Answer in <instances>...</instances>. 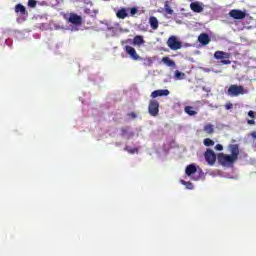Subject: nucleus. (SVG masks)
I'll return each instance as SVG.
<instances>
[{
	"label": "nucleus",
	"instance_id": "obj_26",
	"mask_svg": "<svg viewBox=\"0 0 256 256\" xmlns=\"http://www.w3.org/2000/svg\"><path fill=\"white\" fill-rule=\"evenodd\" d=\"M165 11L168 15H173V9L168 4H165Z\"/></svg>",
	"mask_w": 256,
	"mask_h": 256
},
{
	"label": "nucleus",
	"instance_id": "obj_15",
	"mask_svg": "<svg viewBox=\"0 0 256 256\" xmlns=\"http://www.w3.org/2000/svg\"><path fill=\"white\" fill-rule=\"evenodd\" d=\"M145 44V40L143 39V36L137 35L133 38V45H138L141 47V45Z\"/></svg>",
	"mask_w": 256,
	"mask_h": 256
},
{
	"label": "nucleus",
	"instance_id": "obj_18",
	"mask_svg": "<svg viewBox=\"0 0 256 256\" xmlns=\"http://www.w3.org/2000/svg\"><path fill=\"white\" fill-rule=\"evenodd\" d=\"M16 13H21V15H26L27 9L22 4H18L15 6Z\"/></svg>",
	"mask_w": 256,
	"mask_h": 256
},
{
	"label": "nucleus",
	"instance_id": "obj_31",
	"mask_svg": "<svg viewBox=\"0 0 256 256\" xmlns=\"http://www.w3.org/2000/svg\"><path fill=\"white\" fill-rule=\"evenodd\" d=\"M215 149H216V151H223V145L217 144V145L215 146Z\"/></svg>",
	"mask_w": 256,
	"mask_h": 256
},
{
	"label": "nucleus",
	"instance_id": "obj_20",
	"mask_svg": "<svg viewBox=\"0 0 256 256\" xmlns=\"http://www.w3.org/2000/svg\"><path fill=\"white\" fill-rule=\"evenodd\" d=\"M174 77H175V79H176L177 81H180V80H182V79H185L186 75H185V73H183V72H181V71H179V70H176V71H175V74H174Z\"/></svg>",
	"mask_w": 256,
	"mask_h": 256
},
{
	"label": "nucleus",
	"instance_id": "obj_33",
	"mask_svg": "<svg viewBox=\"0 0 256 256\" xmlns=\"http://www.w3.org/2000/svg\"><path fill=\"white\" fill-rule=\"evenodd\" d=\"M248 125H255V120H248Z\"/></svg>",
	"mask_w": 256,
	"mask_h": 256
},
{
	"label": "nucleus",
	"instance_id": "obj_17",
	"mask_svg": "<svg viewBox=\"0 0 256 256\" xmlns=\"http://www.w3.org/2000/svg\"><path fill=\"white\" fill-rule=\"evenodd\" d=\"M184 111L187 115H190V117L197 115V111L194 110L193 106H185Z\"/></svg>",
	"mask_w": 256,
	"mask_h": 256
},
{
	"label": "nucleus",
	"instance_id": "obj_32",
	"mask_svg": "<svg viewBox=\"0 0 256 256\" xmlns=\"http://www.w3.org/2000/svg\"><path fill=\"white\" fill-rule=\"evenodd\" d=\"M248 116L251 117L252 119H255V112H253V110H250L248 112Z\"/></svg>",
	"mask_w": 256,
	"mask_h": 256
},
{
	"label": "nucleus",
	"instance_id": "obj_36",
	"mask_svg": "<svg viewBox=\"0 0 256 256\" xmlns=\"http://www.w3.org/2000/svg\"><path fill=\"white\" fill-rule=\"evenodd\" d=\"M85 13H89V9H86V10H85Z\"/></svg>",
	"mask_w": 256,
	"mask_h": 256
},
{
	"label": "nucleus",
	"instance_id": "obj_22",
	"mask_svg": "<svg viewBox=\"0 0 256 256\" xmlns=\"http://www.w3.org/2000/svg\"><path fill=\"white\" fill-rule=\"evenodd\" d=\"M205 147H213L215 145V141L211 140L210 138L204 139Z\"/></svg>",
	"mask_w": 256,
	"mask_h": 256
},
{
	"label": "nucleus",
	"instance_id": "obj_34",
	"mask_svg": "<svg viewBox=\"0 0 256 256\" xmlns=\"http://www.w3.org/2000/svg\"><path fill=\"white\" fill-rule=\"evenodd\" d=\"M134 135H135V133H134V132H130V133L128 134L127 139H129L130 137H133Z\"/></svg>",
	"mask_w": 256,
	"mask_h": 256
},
{
	"label": "nucleus",
	"instance_id": "obj_1",
	"mask_svg": "<svg viewBox=\"0 0 256 256\" xmlns=\"http://www.w3.org/2000/svg\"><path fill=\"white\" fill-rule=\"evenodd\" d=\"M228 150L231 155L224 153L218 154V161L221 165H233V163L239 159V144L228 145Z\"/></svg>",
	"mask_w": 256,
	"mask_h": 256
},
{
	"label": "nucleus",
	"instance_id": "obj_3",
	"mask_svg": "<svg viewBox=\"0 0 256 256\" xmlns=\"http://www.w3.org/2000/svg\"><path fill=\"white\" fill-rule=\"evenodd\" d=\"M228 95H230L231 97H239V95H245V89L243 88V86L231 85L228 88Z\"/></svg>",
	"mask_w": 256,
	"mask_h": 256
},
{
	"label": "nucleus",
	"instance_id": "obj_10",
	"mask_svg": "<svg viewBox=\"0 0 256 256\" xmlns=\"http://www.w3.org/2000/svg\"><path fill=\"white\" fill-rule=\"evenodd\" d=\"M124 51L133 59L134 61H139L140 57L137 55L135 48L131 46H125Z\"/></svg>",
	"mask_w": 256,
	"mask_h": 256
},
{
	"label": "nucleus",
	"instance_id": "obj_35",
	"mask_svg": "<svg viewBox=\"0 0 256 256\" xmlns=\"http://www.w3.org/2000/svg\"><path fill=\"white\" fill-rule=\"evenodd\" d=\"M251 135L254 139H256V131L252 132Z\"/></svg>",
	"mask_w": 256,
	"mask_h": 256
},
{
	"label": "nucleus",
	"instance_id": "obj_23",
	"mask_svg": "<svg viewBox=\"0 0 256 256\" xmlns=\"http://www.w3.org/2000/svg\"><path fill=\"white\" fill-rule=\"evenodd\" d=\"M162 62H163L165 65H175V61L170 60L169 57H164V58H162Z\"/></svg>",
	"mask_w": 256,
	"mask_h": 256
},
{
	"label": "nucleus",
	"instance_id": "obj_11",
	"mask_svg": "<svg viewBox=\"0 0 256 256\" xmlns=\"http://www.w3.org/2000/svg\"><path fill=\"white\" fill-rule=\"evenodd\" d=\"M198 41L201 45H209V43H211V38L209 37V34L202 33L198 36Z\"/></svg>",
	"mask_w": 256,
	"mask_h": 256
},
{
	"label": "nucleus",
	"instance_id": "obj_24",
	"mask_svg": "<svg viewBox=\"0 0 256 256\" xmlns=\"http://www.w3.org/2000/svg\"><path fill=\"white\" fill-rule=\"evenodd\" d=\"M182 185H185L186 189H193V183L181 180Z\"/></svg>",
	"mask_w": 256,
	"mask_h": 256
},
{
	"label": "nucleus",
	"instance_id": "obj_28",
	"mask_svg": "<svg viewBox=\"0 0 256 256\" xmlns=\"http://www.w3.org/2000/svg\"><path fill=\"white\" fill-rule=\"evenodd\" d=\"M37 6V1L35 0H28V7H36Z\"/></svg>",
	"mask_w": 256,
	"mask_h": 256
},
{
	"label": "nucleus",
	"instance_id": "obj_4",
	"mask_svg": "<svg viewBox=\"0 0 256 256\" xmlns=\"http://www.w3.org/2000/svg\"><path fill=\"white\" fill-rule=\"evenodd\" d=\"M148 113L151 117H157L159 115V101L153 99L150 100L148 105Z\"/></svg>",
	"mask_w": 256,
	"mask_h": 256
},
{
	"label": "nucleus",
	"instance_id": "obj_9",
	"mask_svg": "<svg viewBox=\"0 0 256 256\" xmlns=\"http://www.w3.org/2000/svg\"><path fill=\"white\" fill-rule=\"evenodd\" d=\"M170 93L171 92L168 89L155 90L151 93L150 97L152 99H157V97H167Z\"/></svg>",
	"mask_w": 256,
	"mask_h": 256
},
{
	"label": "nucleus",
	"instance_id": "obj_14",
	"mask_svg": "<svg viewBox=\"0 0 256 256\" xmlns=\"http://www.w3.org/2000/svg\"><path fill=\"white\" fill-rule=\"evenodd\" d=\"M186 175H188V177H191V175L197 173V167H195V165L190 164L186 167Z\"/></svg>",
	"mask_w": 256,
	"mask_h": 256
},
{
	"label": "nucleus",
	"instance_id": "obj_7",
	"mask_svg": "<svg viewBox=\"0 0 256 256\" xmlns=\"http://www.w3.org/2000/svg\"><path fill=\"white\" fill-rule=\"evenodd\" d=\"M229 16L232 17V19L241 20L247 17V13L239 9H233L229 12Z\"/></svg>",
	"mask_w": 256,
	"mask_h": 256
},
{
	"label": "nucleus",
	"instance_id": "obj_5",
	"mask_svg": "<svg viewBox=\"0 0 256 256\" xmlns=\"http://www.w3.org/2000/svg\"><path fill=\"white\" fill-rule=\"evenodd\" d=\"M204 159L208 165L213 166L217 161V154H215V151L208 148L204 153Z\"/></svg>",
	"mask_w": 256,
	"mask_h": 256
},
{
	"label": "nucleus",
	"instance_id": "obj_12",
	"mask_svg": "<svg viewBox=\"0 0 256 256\" xmlns=\"http://www.w3.org/2000/svg\"><path fill=\"white\" fill-rule=\"evenodd\" d=\"M190 9L194 12V13H202L203 11V6L199 3V2H192L190 4Z\"/></svg>",
	"mask_w": 256,
	"mask_h": 256
},
{
	"label": "nucleus",
	"instance_id": "obj_13",
	"mask_svg": "<svg viewBox=\"0 0 256 256\" xmlns=\"http://www.w3.org/2000/svg\"><path fill=\"white\" fill-rule=\"evenodd\" d=\"M149 24L151 29H153L154 31H157V29H159V20H157V17L151 16L149 18Z\"/></svg>",
	"mask_w": 256,
	"mask_h": 256
},
{
	"label": "nucleus",
	"instance_id": "obj_27",
	"mask_svg": "<svg viewBox=\"0 0 256 256\" xmlns=\"http://www.w3.org/2000/svg\"><path fill=\"white\" fill-rule=\"evenodd\" d=\"M138 11L139 10L136 7L130 8V15H131V17H134V15H137Z\"/></svg>",
	"mask_w": 256,
	"mask_h": 256
},
{
	"label": "nucleus",
	"instance_id": "obj_8",
	"mask_svg": "<svg viewBox=\"0 0 256 256\" xmlns=\"http://www.w3.org/2000/svg\"><path fill=\"white\" fill-rule=\"evenodd\" d=\"M68 21L72 23V25H83V18L75 13L69 14Z\"/></svg>",
	"mask_w": 256,
	"mask_h": 256
},
{
	"label": "nucleus",
	"instance_id": "obj_29",
	"mask_svg": "<svg viewBox=\"0 0 256 256\" xmlns=\"http://www.w3.org/2000/svg\"><path fill=\"white\" fill-rule=\"evenodd\" d=\"M225 109H227L229 111V109H233V104L231 102H228L227 104H225Z\"/></svg>",
	"mask_w": 256,
	"mask_h": 256
},
{
	"label": "nucleus",
	"instance_id": "obj_19",
	"mask_svg": "<svg viewBox=\"0 0 256 256\" xmlns=\"http://www.w3.org/2000/svg\"><path fill=\"white\" fill-rule=\"evenodd\" d=\"M204 131L208 135H212V133H215V127L213 126V124H206L204 126Z\"/></svg>",
	"mask_w": 256,
	"mask_h": 256
},
{
	"label": "nucleus",
	"instance_id": "obj_16",
	"mask_svg": "<svg viewBox=\"0 0 256 256\" xmlns=\"http://www.w3.org/2000/svg\"><path fill=\"white\" fill-rule=\"evenodd\" d=\"M116 16L118 17V19H126L129 14H127V9L121 8L117 11Z\"/></svg>",
	"mask_w": 256,
	"mask_h": 256
},
{
	"label": "nucleus",
	"instance_id": "obj_25",
	"mask_svg": "<svg viewBox=\"0 0 256 256\" xmlns=\"http://www.w3.org/2000/svg\"><path fill=\"white\" fill-rule=\"evenodd\" d=\"M127 133H129V127H122L121 128V136L125 137V135H127Z\"/></svg>",
	"mask_w": 256,
	"mask_h": 256
},
{
	"label": "nucleus",
	"instance_id": "obj_6",
	"mask_svg": "<svg viewBox=\"0 0 256 256\" xmlns=\"http://www.w3.org/2000/svg\"><path fill=\"white\" fill-rule=\"evenodd\" d=\"M167 45L170 49H172V51H177V50L181 49V47H183L181 42L179 40H177V37H175V36L169 37V39L167 41Z\"/></svg>",
	"mask_w": 256,
	"mask_h": 256
},
{
	"label": "nucleus",
	"instance_id": "obj_21",
	"mask_svg": "<svg viewBox=\"0 0 256 256\" xmlns=\"http://www.w3.org/2000/svg\"><path fill=\"white\" fill-rule=\"evenodd\" d=\"M124 151H127V153H130V155H134V153H139V148H131L129 146H126L124 148Z\"/></svg>",
	"mask_w": 256,
	"mask_h": 256
},
{
	"label": "nucleus",
	"instance_id": "obj_2",
	"mask_svg": "<svg viewBox=\"0 0 256 256\" xmlns=\"http://www.w3.org/2000/svg\"><path fill=\"white\" fill-rule=\"evenodd\" d=\"M214 59L221 61L223 65H231V53L224 51H216L214 53Z\"/></svg>",
	"mask_w": 256,
	"mask_h": 256
},
{
	"label": "nucleus",
	"instance_id": "obj_30",
	"mask_svg": "<svg viewBox=\"0 0 256 256\" xmlns=\"http://www.w3.org/2000/svg\"><path fill=\"white\" fill-rule=\"evenodd\" d=\"M128 117H131L132 119H137V114L135 112H131L128 114Z\"/></svg>",
	"mask_w": 256,
	"mask_h": 256
}]
</instances>
